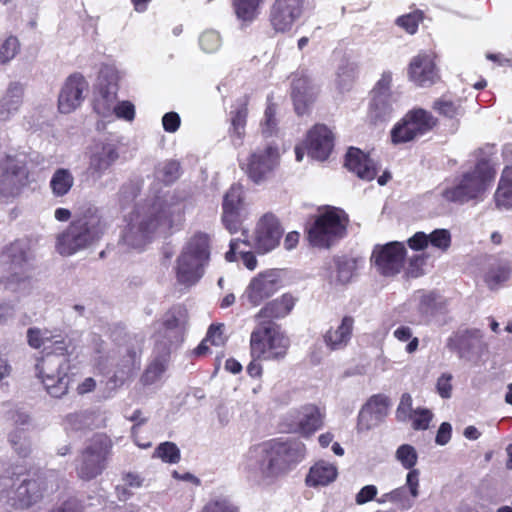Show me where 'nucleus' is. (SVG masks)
Returning a JSON list of instances; mask_svg holds the SVG:
<instances>
[{"instance_id": "obj_38", "label": "nucleus", "mask_w": 512, "mask_h": 512, "mask_svg": "<svg viewBox=\"0 0 512 512\" xmlns=\"http://www.w3.org/2000/svg\"><path fill=\"white\" fill-rule=\"evenodd\" d=\"M494 199L499 210H509L512 208V167L507 166L504 168Z\"/></svg>"}, {"instance_id": "obj_6", "label": "nucleus", "mask_w": 512, "mask_h": 512, "mask_svg": "<svg viewBox=\"0 0 512 512\" xmlns=\"http://www.w3.org/2000/svg\"><path fill=\"white\" fill-rule=\"evenodd\" d=\"M211 257V238L196 232L185 242L176 259V280L186 288L194 286L204 276Z\"/></svg>"}, {"instance_id": "obj_48", "label": "nucleus", "mask_w": 512, "mask_h": 512, "mask_svg": "<svg viewBox=\"0 0 512 512\" xmlns=\"http://www.w3.org/2000/svg\"><path fill=\"white\" fill-rule=\"evenodd\" d=\"M395 459L406 470L416 469L415 466L418 462V453L412 445L402 444L395 452Z\"/></svg>"}, {"instance_id": "obj_57", "label": "nucleus", "mask_w": 512, "mask_h": 512, "mask_svg": "<svg viewBox=\"0 0 512 512\" xmlns=\"http://www.w3.org/2000/svg\"><path fill=\"white\" fill-rule=\"evenodd\" d=\"M394 337L402 342L409 341L406 346L407 353H414L418 349L419 340L417 337H412V330L408 326H399L393 332Z\"/></svg>"}, {"instance_id": "obj_63", "label": "nucleus", "mask_w": 512, "mask_h": 512, "mask_svg": "<svg viewBox=\"0 0 512 512\" xmlns=\"http://www.w3.org/2000/svg\"><path fill=\"white\" fill-rule=\"evenodd\" d=\"M28 344L35 349L44 346L46 348L50 337L47 336L46 332H42L38 328H29L27 331Z\"/></svg>"}, {"instance_id": "obj_50", "label": "nucleus", "mask_w": 512, "mask_h": 512, "mask_svg": "<svg viewBox=\"0 0 512 512\" xmlns=\"http://www.w3.org/2000/svg\"><path fill=\"white\" fill-rule=\"evenodd\" d=\"M336 263V281L340 284H347L352 279L355 269L356 262L352 259H337Z\"/></svg>"}, {"instance_id": "obj_10", "label": "nucleus", "mask_w": 512, "mask_h": 512, "mask_svg": "<svg viewBox=\"0 0 512 512\" xmlns=\"http://www.w3.org/2000/svg\"><path fill=\"white\" fill-rule=\"evenodd\" d=\"M111 447V441L106 435H94L75 460L77 476L85 481L100 476L107 467Z\"/></svg>"}, {"instance_id": "obj_31", "label": "nucleus", "mask_w": 512, "mask_h": 512, "mask_svg": "<svg viewBox=\"0 0 512 512\" xmlns=\"http://www.w3.org/2000/svg\"><path fill=\"white\" fill-rule=\"evenodd\" d=\"M248 96L236 100L230 112L229 137L234 146H241L245 137V127L248 116Z\"/></svg>"}, {"instance_id": "obj_53", "label": "nucleus", "mask_w": 512, "mask_h": 512, "mask_svg": "<svg viewBox=\"0 0 512 512\" xmlns=\"http://www.w3.org/2000/svg\"><path fill=\"white\" fill-rule=\"evenodd\" d=\"M201 512H238V507L228 498L216 497L207 502Z\"/></svg>"}, {"instance_id": "obj_49", "label": "nucleus", "mask_w": 512, "mask_h": 512, "mask_svg": "<svg viewBox=\"0 0 512 512\" xmlns=\"http://www.w3.org/2000/svg\"><path fill=\"white\" fill-rule=\"evenodd\" d=\"M153 457L160 458L163 462L176 464L180 460V450L173 442H163L154 451Z\"/></svg>"}, {"instance_id": "obj_61", "label": "nucleus", "mask_w": 512, "mask_h": 512, "mask_svg": "<svg viewBox=\"0 0 512 512\" xmlns=\"http://www.w3.org/2000/svg\"><path fill=\"white\" fill-rule=\"evenodd\" d=\"M415 497L402 486L393 489V504L397 505L400 510H409L415 504Z\"/></svg>"}, {"instance_id": "obj_32", "label": "nucleus", "mask_w": 512, "mask_h": 512, "mask_svg": "<svg viewBox=\"0 0 512 512\" xmlns=\"http://www.w3.org/2000/svg\"><path fill=\"white\" fill-rule=\"evenodd\" d=\"M118 353L122 356L120 368L115 373V381L123 383L139 364L140 347L135 337H128L125 344L120 345Z\"/></svg>"}, {"instance_id": "obj_43", "label": "nucleus", "mask_w": 512, "mask_h": 512, "mask_svg": "<svg viewBox=\"0 0 512 512\" xmlns=\"http://www.w3.org/2000/svg\"><path fill=\"white\" fill-rule=\"evenodd\" d=\"M263 2L264 0H233L238 19L244 22L253 21L258 16Z\"/></svg>"}, {"instance_id": "obj_3", "label": "nucleus", "mask_w": 512, "mask_h": 512, "mask_svg": "<svg viewBox=\"0 0 512 512\" xmlns=\"http://www.w3.org/2000/svg\"><path fill=\"white\" fill-rule=\"evenodd\" d=\"M69 348V341L50 337L46 353L36 361L35 376L51 397L61 398L68 393L71 383Z\"/></svg>"}, {"instance_id": "obj_44", "label": "nucleus", "mask_w": 512, "mask_h": 512, "mask_svg": "<svg viewBox=\"0 0 512 512\" xmlns=\"http://www.w3.org/2000/svg\"><path fill=\"white\" fill-rule=\"evenodd\" d=\"M433 109L449 119H457L464 112L459 100L454 101L447 97L437 99L433 104Z\"/></svg>"}, {"instance_id": "obj_19", "label": "nucleus", "mask_w": 512, "mask_h": 512, "mask_svg": "<svg viewBox=\"0 0 512 512\" xmlns=\"http://www.w3.org/2000/svg\"><path fill=\"white\" fill-rule=\"evenodd\" d=\"M89 84L80 73H73L64 81L58 95V110L69 114L79 108L88 91Z\"/></svg>"}, {"instance_id": "obj_55", "label": "nucleus", "mask_w": 512, "mask_h": 512, "mask_svg": "<svg viewBox=\"0 0 512 512\" xmlns=\"http://www.w3.org/2000/svg\"><path fill=\"white\" fill-rule=\"evenodd\" d=\"M141 190L140 180H129L119 190V200L125 205L132 202Z\"/></svg>"}, {"instance_id": "obj_30", "label": "nucleus", "mask_w": 512, "mask_h": 512, "mask_svg": "<svg viewBox=\"0 0 512 512\" xmlns=\"http://www.w3.org/2000/svg\"><path fill=\"white\" fill-rule=\"evenodd\" d=\"M25 87L21 82H10L0 98V122H7L20 110Z\"/></svg>"}, {"instance_id": "obj_8", "label": "nucleus", "mask_w": 512, "mask_h": 512, "mask_svg": "<svg viewBox=\"0 0 512 512\" xmlns=\"http://www.w3.org/2000/svg\"><path fill=\"white\" fill-rule=\"evenodd\" d=\"M290 340L273 321H263L250 335V355L265 361H279L285 358Z\"/></svg>"}, {"instance_id": "obj_59", "label": "nucleus", "mask_w": 512, "mask_h": 512, "mask_svg": "<svg viewBox=\"0 0 512 512\" xmlns=\"http://www.w3.org/2000/svg\"><path fill=\"white\" fill-rule=\"evenodd\" d=\"M415 409L412 407V397L409 393L402 394L400 402L396 409V418L398 421L407 422L413 416Z\"/></svg>"}, {"instance_id": "obj_17", "label": "nucleus", "mask_w": 512, "mask_h": 512, "mask_svg": "<svg viewBox=\"0 0 512 512\" xmlns=\"http://www.w3.org/2000/svg\"><path fill=\"white\" fill-rule=\"evenodd\" d=\"M406 248L401 242H390L384 246H376L372 253V261L379 273L394 276L403 268Z\"/></svg>"}, {"instance_id": "obj_16", "label": "nucleus", "mask_w": 512, "mask_h": 512, "mask_svg": "<svg viewBox=\"0 0 512 512\" xmlns=\"http://www.w3.org/2000/svg\"><path fill=\"white\" fill-rule=\"evenodd\" d=\"M447 347L466 360L480 358L488 348L482 331L475 328L455 332L448 338Z\"/></svg>"}, {"instance_id": "obj_2", "label": "nucleus", "mask_w": 512, "mask_h": 512, "mask_svg": "<svg viewBox=\"0 0 512 512\" xmlns=\"http://www.w3.org/2000/svg\"><path fill=\"white\" fill-rule=\"evenodd\" d=\"M180 213L181 204L174 196H156L151 203L137 208L130 215L121 234V243L127 248L143 249L157 231L171 228L173 217Z\"/></svg>"}, {"instance_id": "obj_29", "label": "nucleus", "mask_w": 512, "mask_h": 512, "mask_svg": "<svg viewBox=\"0 0 512 512\" xmlns=\"http://www.w3.org/2000/svg\"><path fill=\"white\" fill-rule=\"evenodd\" d=\"M345 166L360 179L371 181L377 174L375 162L360 149L350 147L346 153Z\"/></svg>"}, {"instance_id": "obj_25", "label": "nucleus", "mask_w": 512, "mask_h": 512, "mask_svg": "<svg viewBox=\"0 0 512 512\" xmlns=\"http://www.w3.org/2000/svg\"><path fill=\"white\" fill-rule=\"evenodd\" d=\"M279 289L278 274L269 270L258 274L249 283L244 297L253 305L258 306L264 299L272 296Z\"/></svg>"}, {"instance_id": "obj_15", "label": "nucleus", "mask_w": 512, "mask_h": 512, "mask_svg": "<svg viewBox=\"0 0 512 512\" xmlns=\"http://www.w3.org/2000/svg\"><path fill=\"white\" fill-rule=\"evenodd\" d=\"M279 158L278 145L274 142L257 148L248 159L246 168L248 177L256 184L262 183L278 166Z\"/></svg>"}, {"instance_id": "obj_14", "label": "nucleus", "mask_w": 512, "mask_h": 512, "mask_svg": "<svg viewBox=\"0 0 512 512\" xmlns=\"http://www.w3.org/2000/svg\"><path fill=\"white\" fill-rule=\"evenodd\" d=\"M120 79L121 73L114 65L106 64L101 67L93 107L103 118L113 117Z\"/></svg>"}, {"instance_id": "obj_26", "label": "nucleus", "mask_w": 512, "mask_h": 512, "mask_svg": "<svg viewBox=\"0 0 512 512\" xmlns=\"http://www.w3.org/2000/svg\"><path fill=\"white\" fill-rule=\"evenodd\" d=\"M243 206V187L233 184L223 198L222 221L225 227L234 233L240 226V211Z\"/></svg>"}, {"instance_id": "obj_52", "label": "nucleus", "mask_w": 512, "mask_h": 512, "mask_svg": "<svg viewBox=\"0 0 512 512\" xmlns=\"http://www.w3.org/2000/svg\"><path fill=\"white\" fill-rule=\"evenodd\" d=\"M222 41L215 30H206L199 37L200 48L205 53H214L221 47Z\"/></svg>"}, {"instance_id": "obj_54", "label": "nucleus", "mask_w": 512, "mask_h": 512, "mask_svg": "<svg viewBox=\"0 0 512 512\" xmlns=\"http://www.w3.org/2000/svg\"><path fill=\"white\" fill-rule=\"evenodd\" d=\"M429 243L445 252L451 245V234L447 229H435L430 234H428Z\"/></svg>"}, {"instance_id": "obj_35", "label": "nucleus", "mask_w": 512, "mask_h": 512, "mask_svg": "<svg viewBox=\"0 0 512 512\" xmlns=\"http://www.w3.org/2000/svg\"><path fill=\"white\" fill-rule=\"evenodd\" d=\"M337 475L338 470L334 464L320 460L311 466L305 482L307 486L314 488L327 486L336 480Z\"/></svg>"}, {"instance_id": "obj_20", "label": "nucleus", "mask_w": 512, "mask_h": 512, "mask_svg": "<svg viewBox=\"0 0 512 512\" xmlns=\"http://www.w3.org/2000/svg\"><path fill=\"white\" fill-rule=\"evenodd\" d=\"M307 0H275L270 11V22L277 32H285L301 17Z\"/></svg>"}, {"instance_id": "obj_41", "label": "nucleus", "mask_w": 512, "mask_h": 512, "mask_svg": "<svg viewBox=\"0 0 512 512\" xmlns=\"http://www.w3.org/2000/svg\"><path fill=\"white\" fill-rule=\"evenodd\" d=\"M511 275V266L507 261H495L485 274V282L491 288H497L506 282Z\"/></svg>"}, {"instance_id": "obj_7", "label": "nucleus", "mask_w": 512, "mask_h": 512, "mask_svg": "<svg viewBox=\"0 0 512 512\" xmlns=\"http://www.w3.org/2000/svg\"><path fill=\"white\" fill-rule=\"evenodd\" d=\"M495 173L487 159H479L472 169L457 177L452 186L444 188L441 195L446 201L461 204L477 199L486 191Z\"/></svg>"}, {"instance_id": "obj_62", "label": "nucleus", "mask_w": 512, "mask_h": 512, "mask_svg": "<svg viewBox=\"0 0 512 512\" xmlns=\"http://www.w3.org/2000/svg\"><path fill=\"white\" fill-rule=\"evenodd\" d=\"M412 497L416 499L420 495V471L418 469L408 470L405 484L402 486Z\"/></svg>"}, {"instance_id": "obj_42", "label": "nucleus", "mask_w": 512, "mask_h": 512, "mask_svg": "<svg viewBox=\"0 0 512 512\" xmlns=\"http://www.w3.org/2000/svg\"><path fill=\"white\" fill-rule=\"evenodd\" d=\"M156 180L165 185L172 184L180 176V164L175 160H165L160 162L154 172Z\"/></svg>"}, {"instance_id": "obj_40", "label": "nucleus", "mask_w": 512, "mask_h": 512, "mask_svg": "<svg viewBox=\"0 0 512 512\" xmlns=\"http://www.w3.org/2000/svg\"><path fill=\"white\" fill-rule=\"evenodd\" d=\"M75 178L66 168H58L51 176L49 187L53 196L59 198L66 196L74 186Z\"/></svg>"}, {"instance_id": "obj_47", "label": "nucleus", "mask_w": 512, "mask_h": 512, "mask_svg": "<svg viewBox=\"0 0 512 512\" xmlns=\"http://www.w3.org/2000/svg\"><path fill=\"white\" fill-rule=\"evenodd\" d=\"M8 441L13 450L21 458H26L31 453V442L26 437L23 430L16 429L8 436Z\"/></svg>"}, {"instance_id": "obj_21", "label": "nucleus", "mask_w": 512, "mask_h": 512, "mask_svg": "<svg viewBox=\"0 0 512 512\" xmlns=\"http://www.w3.org/2000/svg\"><path fill=\"white\" fill-rule=\"evenodd\" d=\"M318 94L317 85L307 71H298L293 75L291 96L298 115L305 114L315 101Z\"/></svg>"}, {"instance_id": "obj_36", "label": "nucleus", "mask_w": 512, "mask_h": 512, "mask_svg": "<svg viewBox=\"0 0 512 512\" xmlns=\"http://www.w3.org/2000/svg\"><path fill=\"white\" fill-rule=\"evenodd\" d=\"M20 167L16 160L4 153L0 154V196H9L16 188L15 178Z\"/></svg>"}, {"instance_id": "obj_5", "label": "nucleus", "mask_w": 512, "mask_h": 512, "mask_svg": "<svg viewBox=\"0 0 512 512\" xmlns=\"http://www.w3.org/2000/svg\"><path fill=\"white\" fill-rule=\"evenodd\" d=\"M105 231V224L96 207H89L76 216L65 231L57 237L56 248L61 255L70 256L97 242Z\"/></svg>"}, {"instance_id": "obj_23", "label": "nucleus", "mask_w": 512, "mask_h": 512, "mask_svg": "<svg viewBox=\"0 0 512 512\" xmlns=\"http://www.w3.org/2000/svg\"><path fill=\"white\" fill-rule=\"evenodd\" d=\"M118 158V148L115 144H96L90 150L87 173L94 181H99Z\"/></svg>"}, {"instance_id": "obj_28", "label": "nucleus", "mask_w": 512, "mask_h": 512, "mask_svg": "<svg viewBox=\"0 0 512 512\" xmlns=\"http://www.w3.org/2000/svg\"><path fill=\"white\" fill-rule=\"evenodd\" d=\"M332 132L325 125H315L307 135L306 147L309 156L324 161L333 149Z\"/></svg>"}, {"instance_id": "obj_64", "label": "nucleus", "mask_w": 512, "mask_h": 512, "mask_svg": "<svg viewBox=\"0 0 512 512\" xmlns=\"http://www.w3.org/2000/svg\"><path fill=\"white\" fill-rule=\"evenodd\" d=\"M355 78L354 68L350 65L341 66L337 73V84L341 90H348Z\"/></svg>"}, {"instance_id": "obj_9", "label": "nucleus", "mask_w": 512, "mask_h": 512, "mask_svg": "<svg viewBox=\"0 0 512 512\" xmlns=\"http://www.w3.org/2000/svg\"><path fill=\"white\" fill-rule=\"evenodd\" d=\"M43 482L39 478L0 476V503L24 510L39 502L43 496Z\"/></svg>"}, {"instance_id": "obj_12", "label": "nucleus", "mask_w": 512, "mask_h": 512, "mask_svg": "<svg viewBox=\"0 0 512 512\" xmlns=\"http://www.w3.org/2000/svg\"><path fill=\"white\" fill-rule=\"evenodd\" d=\"M392 80V73L384 71L371 91L367 118L373 124L389 121L395 112L397 96L391 91Z\"/></svg>"}, {"instance_id": "obj_4", "label": "nucleus", "mask_w": 512, "mask_h": 512, "mask_svg": "<svg viewBox=\"0 0 512 512\" xmlns=\"http://www.w3.org/2000/svg\"><path fill=\"white\" fill-rule=\"evenodd\" d=\"M32 261L28 240H15L3 249L0 266L4 274L0 276V284L5 290L20 295H28L32 291Z\"/></svg>"}, {"instance_id": "obj_58", "label": "nucleus", "mask_w": 512, "mask_h": 512, "mask_svg": "<svg viewBox=\"0 0 512 512\" xmlns=\"http://www.w3.org/2000/svg\"><path fill=\"white\" fill-rule=\"evenodd\" d=\"M276 108L274 104H268L265 112L264 118L261 122L262 133L264 136L269 137L272 136L277 128V120L275 118Z\"/></svg>"}, {"instance_id": "obj_22", "label": "nucleus", "mask_w": 512, "mask_h": 512, "mask_svg": "<svg viewBox=\"0 0 512 512\" xmlns=\"http://www.w3.org/2000/svg\"><path fill=\"white\" fill-rule=\"evenodd\" d=\"M283 228L278 219L270 213L263 215L255 228L254 242L258 252L267 253L279 245Z\"/></svg>"}, {"instance_id": "obj_33", "label": "nucleus", "mask_w": 512, "mask_h": 512, "mask_svg": "<svg viewBox=\"0 0 512 512\" xmlns=\"http://www.w3.org/2000/svg\"><path fill=\"white\" fill-rule=\"evenodd\" d=\"M170 352L171 349L167 344L156 343L153 359L141 376L143 385L155 384L162 378L168 367Z\"/></svg>"}, {"instance_id": "obj_18", "label": "nucleus", "mask_w": 512, "mask_h": 512, "mask_svg": "<svg viewBox=\"0 0 512 512\" xmlns=\"http://www.w3.org/2000/svg\"><path fill=\"white\" fill-rule=\"evenodd\" d=\"M188 321V311L182 305L170 308L162 317V330L158 333L156 343L172 346L179 344Z\"/></svg>"}, {"instance_id": "obj_39", "label": "nucleus", "mask_w": 512, "mask_h": 512, "mask_svg": "<svg viewBox=\"0 0 512 512\" xmlns=\"http://www.w3.org/2000/svg\"><path fill=\"white\" fill-rule=\"evenodd\" d=\"M323 425L320 410L314 405L301 408L298 413V430L305 435H310Z\"/></svg>"}, {"instance_id": "obj_60", "label": "nucleus", "mask_w": 512, "mask_h": 512, "mask_svg": "<svg viewBox=\"0 0 512 512\" xmlns=\"http://www.w3.org/2000/svg\"><path fill=\"white\" fill-rule=\"evenodd\" d=\"M433 414L429 409L417 408L413 412V416L409 419L412 422V427L415 430H426L432 420Z\"/></svg>"}, {"instance_id": "obj_46", "label": "nucleus", "mask_w": 512, "mask_h": 512, "mask_svg": "<svg viewBox=\"0 0 512 512\" xmlns=\"http://www.w3.org/2000/svg\"><path fill=\"white\" fill-rule=\"evenodd\" d=\"M240 241L238 240H231L230 241V249L225 254V259L228 262H233L236 260V253L240 254V257L243 261V264L248 268L249 270H254L257 266V260L255 255L250 251H244L240 249Z\"/></svg>"}, {"instance_id": "obj_1", "label": "nucleus", "mask_w": 512, "mask_h": 512, "mask_svg": "<svg viewBox=\"0 0 512 512\" xmlns=\"http://www.w3.org/2000/svg\"><path fill=\"white\" fill-rule=\"evenodd\" d=\"M305 454L306 447L301 441L271 439L250 446L238 467L248 481L266 486L286 475Z\"/></svg>"}, {"instance_id": "obj_56", "label": "nucleus", "mask_w": 512, "mask_h": 512, "mask_svg": "<svg viewBox=\"0 0 512 512\" xmlns=\"http://www.w3.org/2000/svg\"><path fill=\"white\" fill-rule=\"evenodd\" d=\"M428 259L427 254H418L412 256L408 261L406 275L411 278H418L425 273L424 267Z\"/></svg>"}, {"instance_id": "obj_34", "label": "nucleus", "mask_w": 512, "mask_h": 512, "mask_svg": "<svg viewBox=\"0 0 512 512\" xmlns=\"http://www.w3.org/2000/svg\"><path fill=\"white\" fill-rule=\"evenodd\" d=\"M354 319L351 316H344L340 324L330 328L324 335V342L331 350L345 348L352 336Z\"/></svg>"}, {"instance_id": "obj_13", "label": "nucleus", "mask_w": 512, "mask_h": 512, "mask_svg": "<svg viewBox=\"0 0 512 512\" xmlns=\"http://www.w3.org/2000/svg\"><path fill=\"white\" fill-rule=\"evenodd\" d=\"M436 123L437 120L431 112L422 108H414L408 111L392 128V142L401 144L413 141L430 132Z\"/></svg>"}, {"instance_id": "obj_24", "label": "nucleus", "mask_w": 512, "mask_h": 512, "mask_svg": "<svg viewBox=\"0 0 512 512\" xmlns=\"http://www.w3.org/2000/svg\"><path fill=\"white\" fill-rule=\"evenodd\" d=\"M410 81L420 87L433 85L439 78L433 55L427 52H420L414 56L408 67Z\"/></svg>"}, {"instance_id": "obj_11", "label": "nucleus", "mask_w": 512, "mask_h": 512, "mask_svg": "<svg viewBox=\"0 0 512 512\" xmlns=\"http://www.w3.org/2000/svg\"><path fill=\"white\" fill-rule=\"evenodd\" d=\"M347 219L342 210L329 208L321 213L308 230V239L313 246L329 248L346 233Z\"/></svg>"}, {"instance_id": "obj_27", "label": "nucleus", "mask_w": 512, "mask_h": 512, "mask_svg": "<svg viewBox=\"0 0 512 512\" xmlns=\"http://www.w3.org/2000/svg\"><path fill=\"white\" fill-rule=\"evenodd\" d=\"M390 405V399L383 394L371 396L359 412L358 425L364 429L378 425L387 416Z\"/></svg>"}, {"instance_id": "obj_45", "label": "nucleus", "mask_w": 512, "mask_h": 512, "mask_svg": "<svg viewBox=\"0 0 512 512\" xmlns=\"http://www.w3.org/2000/svg\"><path fill=\"white\" fill-rule=\"evenodd\" d=\"M94 415L89 412L73 413L66 416L64 427L69 431H82L94 425Z\"/></svg>"}, {"instance_id": "obj_37", "label": "nucleus", "mask_w": 512, "mask_h": 512, "mask_svg": "<svg viewBox=\"0 0 512 512\" xmlns=\"http://www.w3.org/2000/svg\"><path fill=\"white\" fill-rule=\"evenodd\" d=\"M295 304L294 298L289 294H284L267 303L256 315L258 319H271L283 318L288 315L293 309Z\"/></svg>"}, {"instance_id": "obj_51", "label": "nucleus", "mask_w": 512, "mask_h": 512, "mask_svg": "<svg viewBox=\"0 0 512 512\" xmlns=\"http://www.w3.org/2000/svg\"><path fill=\"white\" fill-rule=\"evenodd\" d=\"M20 43L17 37L9 36L0 45V63L7 64L18 54Z\"/></svg>"}]
</instances>
